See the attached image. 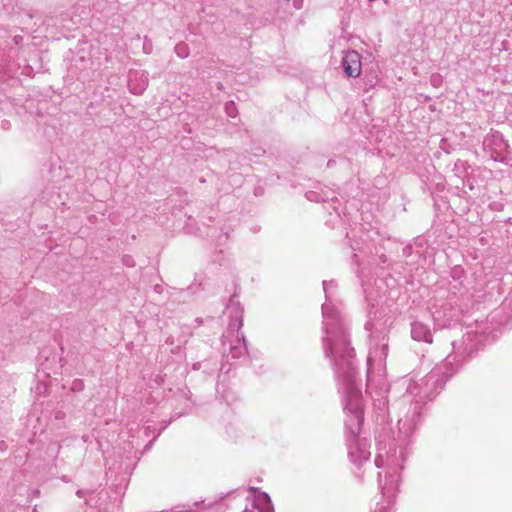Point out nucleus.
<instances>
[{"label":"nucleus","instance_id":"obj_1","mask_svg":"<svg viewBox=\"0 0 512 512\" xmlns=\"http://www.w3.org/2000/svg\"><path fill=\"white\" fill-rule=\"evenodd\" d=\"M332 282L323 281L326 302L322 305L323 348L330 358L339 391L343 396L348 457L360 467L370 457L365 440L359 438L364 420L362 393L357 382L355 351L350 346L344 319L340 312L330 304L329 286Z\"/></svg>","mask_w":512,"mask_h":512},{"label":"nucleus","instance_id":"obj_2","mask_svg":"<svg viewBox=\"0 0 512 512\" xmlns=\"http://www.w3.org/2000/svg\"><path fill=\"white\" fill-rule=\"evenodd\" d=\"M450 358L451 356H448L443 364L437 365L425 377L419 381H411L407 386L402 402L410 403L411 407L405 418L398 421V432L393 436L392 443L389 444V451L385 456L380 452L375 458L376 467L387 469L386 482L382 484L379 479L383 495L390 497L398 490L399 471L403 469L406 446L416 429L422 407L426 400H431L443 389L447 379L456 371ZM380 477L379 473L378 478Z\"/></svg>","mask_w":512,"mask_h":512},{"label":"nucleus","instance_id":"obj_3","mask_svg":"<svg viewBox=\"0 0 512 512\" xmlns=\"http://www.w3.org/2000/svg\"><path fill=\"white\" fill-rule=\"evenodd\" d=\"M342 66L346 76L358 77L361 73V55L355 50L345 52Z\"/></svg>","mask_w":512,"mask_h":512},{"label":"nucleus","instance_id":"obj_4","mask_svg":"<svg viewBox=\"0 0 512 512\" xmlns=\"http://www.w3.org/2000/svg\"><path fill=\"white\" fill-rule=\"evenodd\" d=\"M148 74L143 70H130L128 87L131 93L141 95L148 87Z\"/></svg>","mask_w":512,"mask_h":512},{"label":"nucleus","instance_id":"obj_5","mask_svg":"<svg viewBox=\"0 0 512 512\" xmlns=\"http://www.w3.org/2000/svg\"><path fill=\"white\" fill-rule=\"evenodd\" d=\"M372 399L375 421L377 424L383 425L388 421L389 418L388 401L381 392H377L376 396L372 395Z\"/></svg>","mask_w":512,"mask_h":512},{"label":"nucleus","instance_id":"obj_6","mask_svg":"<svg viewBox=\"0 0 512 512\" xmlns=\"http://www.w3.org/2000/svg\"><path fill=\"white\" fill-rule=\"evenodd\" d=\"M411 336L416 341L432 342V333L427 325L415 321L411 324Z\"/></svg>","mask_w":512,"mask_h":512},{"label":"nucleus","instance_id":"obj_7","mask_svg":"<svg viewBox=\"0 0 512 512\" xmlns=\"http://www.w3.org/2000/svg\"><path fill=\"white\" fill-rule=\"evenodd\" d=\"M247 351L246 341L243 335L237 337L235 343L230 347V355L232 358L237 359L242 357Z\"/></svg>","mask_w":512,"mask_h":512},{"label":"nucleus","instance_id":"obj_8","mask_svg":"<svg viewBox=\"0 0 512 512\" xmlns=\"http://www.w3.org/2000/svg\"><path fill=\"white\" fill-rule=\"evenodd\" d=\"M472 339V334H467L466 337H464L463 339V344L465 345L464 348H462L461 346H457V343L455 341H453L451 344L453 346V349L455 350V357H453V360H456V357H464L465 354H470L472 349L471 348H468V345H467V341H470Z\"/></svg>","mask_w":512,"mask_h":512},{"label":"nucleus","instance_id":"obj_9","mask_svg":"<svg viewBox=\"0 0 512 512\" xmlns=\"http://www.w3.org/2000/svg\"><path fill=\"white\" fill-rule=\"evenodd\" d=\"M174 51L177 54V56L180 57V58L184 59V58H187L189 56V47L184 42L177 43L175 48H174Z\"/></svg>","mask_w":512,"mask_h":512},{"label":"nucleus","instance_id":"obj_10","mask_svg":"<svg viewBox=\"0 0 512 512\" xmlns=\"http://www.w3.org/2000/svg\"><path fill=\"white\" fill-rule=\"evenodd\" d=\"M225 111L229 117H236L237 115V108L235 106V103L233 101H229L225 104Z\"/></svg>","mask_w":512,"mask_h":512},{"label":"nucleus","instance_id":"obj_11","mask_svg":"<svg viewBox=\"0 0 512 512\" xmlns=\"http://www.w3.org/2000/svg\"><path fill=\"white\" fill-rule=\"evenodd\" d=\"M84 389V382L81 379H75L72 382L71 390L75 392H80Z\"/></svg>","mask_w":512,"mask_h":512},{"label":"nucleus","instance_id":"obj_12","mask_svg":"<svg viewBox=\"0 0 512 512\" xmlns=\"http://www.w3.org/2000/svg\"><path fill=\"white\" fill-rule=\"evenodd\" d=\"M306 198L310 201H325L324 198H320L317 192L309 191L306 193Z\"/></svg>","mask_w":512,"mask_h":512},{"label":"nucleus","instance_id":"obj_13","mask_svg":"<svg viewBox=\"0 0 512 512\" xmlns=\"http://www.w3.org/2000/svg\"><path fill=\"white\" fill-rule=\"evenodd\" d=\"M374 318L372 317V312L369 311V319L365 324V327L367 330L372 331L373 329H376V325L373 322Z\"/></svg>","mask_w":512,"mask_h":512},{"label":"nucleus","instance_id":"obj_14","mask_svg":"<svg viewBox=\"0 0 512 512\" xmlns=\"http://www.w3.org/2000/svg\"><path fill=\"white\" fill-rule=\"evenodd\" d=\"M123 263L129 267H133L135 265L134 260L130 256L123 257Z\"/></svg>","mask_w":512,"mask_h":512},{"label":"nucleus","instance_id":"obj_15","mask_svg":"<svg viewBox=\"0 0 512 512\" xmlns=\"http://www.w3.org/2000/svg\"><path fill=\"white\" fill-rule=\"evenodd\" d=\"M386 351H387V343H382V345H381V354L380 355L385 357L386 354H387Z\"/></svg>","mask_w":512,"mask_h":512},{"label":"nucleus","instance_id":"obj_16","mask_svg":"<svg viewBox=\"0 0 512 512\" xmlns=\"http://www.w3.org/2000/svg\"><path fill=\"white\" fill-rule=\"evenodd\" d=\"M263 496H264L265 500H267V502L270 504L271 501H270L269 496L267 494H264Z\"/></svg>","mask_w":512,"mask_h":512},{"label":"nucleus","instance_id":"obj_17","mask_svg":"<svg viewBox=\"0 0 512 512\" xmlns=\"http://www.w3.org/2000/svg\"><path fill=\"white\" fill-rule=\"evenodd\" d=\"M82 494H83V490H78V491H77V495H78L79 497H81V496H82Z\"/></svg>","mask_w":512,"mask_h":512},{"label":"nucleus","instance_id":"obj_18","mask_svg":"<svg viewBox=\"0 0 512 512\" xmlns=\"http://www.w3.org/2000/svg\"><path fill=\"white\" fill-rule=\"evenodd\" d=\"M373 353H374L375 355H377V354H378V348H374Z\"/></svg>","mask_w":512,"mask_h":512}]
</instances>
